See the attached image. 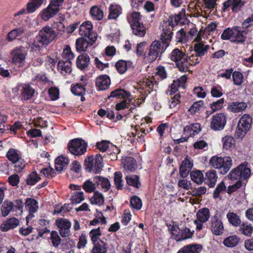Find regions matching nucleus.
<instances>
[{
	"label": "nucleus",
	"instance_id": "1",
	"mask_svg": "<svg viewBox=\"0 0 253 253\" xmlns=\"http://www.w3.org/2000/svg\"><path fill=\"white\" fill-rule=\"evenodd\" d=\"M185 17V10L183 9L177 14L169 16L167 21H164L162 25L163 32L161 34V42L155 40L145 50V59L150 63L155 61L158 58H161L162 54L169 46L173 36V27L179 23H184Z\"/></svg>",
	"mask_w": 253,
	"mask_h": 253
},
{
	"label": "nucleus",
	"instance_id": "2",
	"mask_svg": "<svg viewBox=\"0 0 253 253\" xmlns=\"http://www.w3.org/2000/svg\"><path fill=\"white\" fill-rule=\"evenodd\" d=\"M170 59L176 63V67L181 72H186L188 71L190 65L195 66L199 63L198 59L194 64L191 63V57H188L185 53L176 48H174L169 55Z\"/></svg>",
	"mask_w": 253,
	"mask_h": 253
},
{
	"label": "nucleus",
	"instance_id": "3",
	"mask_svg": "<svg viewBox=\"0 0 253 253\" xmlns=\"http://www.w3.org/2000/svg\"><path fill=\"white\" fill-rule=\"evenodd\" d=\"M57 35L52 28L46 26L43 27L36 37L34 44L36 47L47 46L52 42Z\"/></svg>",
	"mask_w": 253,
	"mask_h": 253
},
{
	"label": "nucleus",
	"instance_id": "4",
	"mask_svg": "<svg viewBox=\"0 0 253 253\" xmlns=\"http://www.w3.org/2000/svg\"><path fill=\"white\" fill-rule=\"evenodd\" d=\"M251 176L250 165L246 161L241 163L236 168L232 169L228 175L229 179L239 180L241 181L248 180Z\"/></svg>",
	"mask_w": 253,
	"mask_h": 253
},
{
	"label": "nucleus",
	"instance_id": "5",
	"mask_svg": "<svg viewBox=\"0 0 253 253\" xmlns=\"http://www.w3.org/2000/svg\"><path fill=\"white\" fill-rule=\"evenodd\" d=\"M210 163L214 169L218 170L221 174L227 173L232 166V160L230 157H218L213 156L211 157Z\"/></svg>",
	"mask_w": 253,
	"mask_h": 253
},
{
	"label": "nucleus",
	"instance_id": "6",
	"mask_svg": "<svg viewBox=\"0 0 253 253\" xmlns=\"http://www.w3.org/2000/svg\"><path fill=\"white\" fill-rule=\"evenodd\" d=\"M252 117L248 114H244L240 119L235 133L236 139H242L250 129Z\"/></svg>",
	"mask_w": 253,
	"mask_h": 253
},
{
	"label": "nucleus",
	"instance_id": "7",
	"mask_svg": "<svg viewBox=\"0 0 253 253\" xmlns=\"http://www.w3.org/2000/svg\"><path fill=\"white\" fill-rule=\"evenodd\" d=\"M170 231L172 238L177 242L191 238L194 233V231H191L190 229L187 227L180 229L178 225H173Z\"/></svg>",
	"mask_w": 253,
	"mask_h": 253
},
{
	"label": "nucleus",
	"instance_id": "8",
	"mask_svg": "<svg viewBox=\"0 0 253 253\" xmlns=\"http://www.w3.org/2000/svg\"><path fill=\"white\" fill-rule=\"evenodd\" d=\"M87 144L82 139H74L68 143V148L69 151L73 155L80 156L84 154L86 151Z\"/></svg>",
	"mask_w": 253,
	"mask_h": 253
},
{
	"label": "nucleus",
	"instance_id": "9",
	"mask_svg": "<svg viewBox=\"0 0 253 253\" xmlns=\"http://www.w3.org/2000/svg\"><path fill=\"white\" fill-rule=\"evenodd\" d=\"M227 118L225 113H217L212 116L210 122V128L213 131H221L226 125Z\"/></svg>",
	"mask_w": 253,
	"mask_h": 253
},
{
	"label": "nucleus",
	"instance_id": "10",
	"mask_svg": "<svg viewBox=\"0 0 253 253\" xmlns=\"http://www.w3.org/2000/svg\"><path fill=\"white\" fill-rule=\"evenodd\" d=\"M248 30L238 26H234L233 39L230 40L232 42L242 44L247 40Z\"/></svg>",
	"mask_w": 253,
	"mask_h": 253
},
{
	"label": "nucleus",
	"instance_id": "11",
	"mask_svg": "<svg viewBox=\"0 0 253 253\" xmlns=\"http://www.w3.org/2000/svg\"><path fill=\"white\" fill-rule=\"evenodd\" d=\"M56 225L59 229V234L62 237H69L70 233L71 224L70 222L65 218H58L56 220Z\"/></svg>",
	"mask_w": 253,
	"mask_h": 253
},
{
	"label": "nucleus",
	"instance_id": "12",
	"mask_svg": "<svg viewBox=\"0 0 253 253\" xmlns=\"http://www.w3.org/2000/svg\"><path fill=\"white\" fill-rule=\"evenodd\" d=\"M131 97V95L128 91L126 90L121 87H118L112 91L106 99L113 101L114 99L123 100L127 99L130 102L131 100L130 98Z\"/></svg>",
	"mask_w": 253,
	"mask_h": 253
},
{
	"label": "nucleus",
	"instance_id": "13",
	"mask_svg": "<svg viewBox=\"0 0 253 253\" xmlns=\"http://www.w3.org/2000/svg\"><path fill=\"white\" fill-rule=\"evenodd\" d=\"M27 51V48L22 46L14 48L11 51L12 62L15 64L23 63L25 61Z\"/></svg>",
	"mask_w": 253,
	"mask_h": 253
},
{
	"label": "nucleus",
	"instance_id": "14",
	"mask_svg": "<svg viewBox=\"0 0 253 253\" xmlns=\"http://www.w3.org/2000/svg\"><path fill=\"white\" fill-rule=\"evenodd\" d=\"M93 25L89 21L83 22L79 26V34L88 39H94L95 35L93 31Z\"/></svg>",
	"mask_w": 253,
	"mask_h": 253
},
{
	"label": "nucleus",
	"instance_id": "15",
	"mask_svg": "<svg viewBox=\"0 0 253 253\" xmlns=\"http://www.w3.org/2000/svg\"><path fill=\"white\" fill-rule=\"evenodd\" d=\"M211 230L215 235H221L224 230L223 223L217 214H215L211 219Z\"/></svg>",
	"mask_w": 253,
	"mask_h": 253
},
{
	"label": "nucleus",
	"instance_id": "16",
	"mask_svg": "<svg viewBox=\"0 0 253 253\" xmlns=\"http://www.w3.org/2000/svg\"><path fill=\"white\" fill-rule=\"evenodd\" d=\"M111 84V79L107 75H101L96 78V87L97 91L108 89Z\"/></svg>",
	"mask_w": 253,
	"mask_h": 253
},
{
	"label": "nucleus",
	"instance_id": "17",
	"mask_svg": "<svg viewBox=\"0 0 253 253\" xmlns=\"http://www.w3.org/2000/svg\"><path fill=\"white\" fill-rule=\"evenodd\" d=\"M115 67L118 73L121 75L125 73L128 69L134 68L132 62L130 60L126 61L123 59L117 61Z\"/></svg>",
	"mask_w": 253,
	"mask_h": 253
},
{
	"label": "nucleus",
	"instance_id": "18",
	"mask_svg": "<svg viewBox=\"0 0 253 253\" xmlns=\"http://www.w3.org/2000/svg\"><path fill=\"white\" fill-rule=\"evenodd\" d=\"M247 104L243 101H232L228 104L227 109L234 113L243 112L247 108Z\"/></svg>",
	"mask_w": 253,
	"mask_h": 253
},
{
	"label": "nucleus",
	"instance_id": "19",
	"mask_svg": "<svg viewBox=\"0 0 253 253\" xmlns=\"http://www.w3.org/2000/svg\"><path fill=\"white\" fill-rule=\"evenodd\" d=\"M87 41L84 37L79 38L76 42V48L77 51H84L89 45H92L95 42V40L88 39Z\"/></svg>",
	"mask_w": 253,
	"mask_h": 253
},
{
	"label": "nucleus",
	"instance_id": "20",
	"mask_svg": "<svg viewBox=\"0 0 253 253\" xmlns=\"http://www.w3.org/2000/svg\"><path fill=\"white\" fill-rule=\"evenodd\" d=\"M217 175L216 170L211 169L208 170L204 177L205 183L210 188L214 187L217 179Z\"/></svg>",
	"mask_w": 253,
	"mask_h": 253
},
{
	"label": "nucleus",
	"instance_id": "21",
	"mask_svg": "<svg viewBox=\"0 0 253 253\" xmlns=\"http://www.w3.org/2000/svg\"><path fill=\"white\" fill-rule=\"evenodd\" d=\"M35 90L29 84H23L21 85V99L28 100L30 99L34 95Z\"/></svg>",
	"mask_w": 253,
	"mask_h": 253
},
{
	"label": "nucleus",
	"instance_id": "22",
	"mask_svg": "<svg viewBox=\"0 0 253 253\" xmlns=\"http://www.w3.org/2000/svg\"><path fill=\"white\" fill-rule=\"evenodd\" d=\"M72 63L68 60H60L57 65L58 71L63 75L65 76L72 72Z\"/></svg>",
	"mask_w": 253,
	"mask_h": 253
},
{
	"label": "nucleus",
	"instance_id": "23",
	"mask_svg": "<svg viewBox=\"0 0 253 253\" xmlns=\"http://www.w3.org/2000/svg\"><path fill=\"white\" fill-rule=\"evenodd\" d=\"M19 224V220L15 217L7 219L3 221L0 225V229L3 232H6L10 229L16 228Z\"/></svg>",
	"mask_w": 253,
	"mask_h": 253
},
{
	"label": "nucleus",
	"instance_id": "24",
	"mask_svg": "<svg viewBox=\"0 0 253 253\" xmlns=\"http://www.w3.org/2000/svg\"><path fill=\"white\" fill-rule=\"evenodd\" d=\"M202 246L197 244H191L183 246L177 253H200Z\"/></svg>",
	"mask_w": 253,
	"mask_h": 253
},
{
	"label": "nucleus",
	"instance_id": "25",
	"mask_svg": "<svg viewBox=\"0 0 253 253\" xmlns=\"http://www.w3.org/2000/svg\"><path fill=\"white\" fill-rule=\"evenodd\" d=\"M201 130V125L199 123H194L187 125L183 129L184 133L189 135V137H193L197 134Z\"/></svg>",
	"mask_w": 253,
	"mask_h": 253
},
{
	"label": "nucleus",
	"instance_id": "26",
	"mask_svg": "<svg viewBox=\"0 0 253 253\" xmlns=\"http://www.w3.org/2000/svg\"><path fill=\"white\" fill-rule=\"evenodd\" d=\"M60 9L57 8H54L52 7H50L48 5L47 8L43 9L41 13V16L42 20L44 21H47L50 18L53 17L59 11Z\"/></svg>",
	"mask_w": 253,
	"mask_h": 253
},
{
	"label": "nucleus",
	"instance_id": "27",
	"mask_svg": "<svg viewBox=\"0 0 253 253\" xmlns=\"http://www.w3.org/2000/svg\"><path fill=\"white\" fill-rule=\"evenodd\" d=\"M210 47L209 44H205L203 42H199L194 44V51L196 53V56L202 57L207 53Z\"/></svg>",
	"mask_w": 253,
	"mask_h": 253
},
{
	"label": "nucleus",
	"instance_id": "28",
	"mask_svg": "<svg viewBox=\"0 0 253 253\" xmlns=\"http://www.w3.org/2000/svg\"><path fill=\"white\" fill-rule=\"evenodd\" d=\"M90 58L86 53L80 55L76 60L77 67L80 70H84L87 68L89 65Z\"/></svg>",
	"mask_w": 253,
	"mask_h": 253
},
{
	"label": "nucleus",
	"instance_id": "29",
	"mask_svg": "<svg viewBox=\"0 0 253 253\" xmlns=\"http://www.w3.org/2000/svg\"><path fill=\"white\" fill-rule=\"evenodd\" d=\"M124 169L130 172L134 171L137 169V163L135 159L131 157H126L123 159Z\"/></svg>",
	"mask_w": 253,
	"mask_h": 253
},
{
	"label": "nucleus",
	"instance_id": "30",
	"mask_svg": "<svg viewBox=\"0 0 253 253\" xmlns=\"http://www.w3.org/2000/svg\"><path fill=\"white\" fill-rule=\"evenodd\" d=\"M126 182L129 186L139 189L141 187L139 176L136 174L126 175L125 177Z\"/></svg>",
	"mask_w": 253,
	"mask_h": 253
},
{
	"label": "nucleus",
	"instance_id": "31",
	"mask_svg": "<svg viewBox=\"0 0 253 253\" xmlns=\"http://www.w3.org/2000/svg\"><path fill=\"white\" fill-rule=\"evenodd\" d=\"M133 35L143 37L146 33V28L142 23H137L130 26Z\"/></svg>",
	"mask_w": 253,
	"mask_h": 253
},
{
	"label": "nucleus",
	"instance_id": "32",
	"mask_svg": "<svg viewBox=\"0 0 253 253\" xmlns=\"http://www.w3.org/2000/svg\"><path fill=\"white\" fill-rule=\"evenodd\" d=\"M69 163V159L65 157L60 156L58 157L55 162V169L56 170L61 171L66 169Z\"/></svg>",
	"mask_w": 253,
	"mask_h": 253
},
{
	"label": "nucleus",
	"instance_id": "33",
	"mask_svg": "<svg viewBox=\"0 0 253 253\" xmlns=\"http://www.w3.org/2000/svg\"><path fill=\"white\" fill-rule=\"evenodd\" d=\"M191 180L197 184L200 185L204 181V174L202 171L194 169L190 173Z\"/></svg>",
	"mask_w": 253,
	"mask_h": 253
},
{
	"label": "nucleus",
	"instance_id": "34",
	"mask_svg": "<svg viewBox=\"0 0 253 253\" xmlns=\"http://www.w3.org/2000/svg\"><path fill=\"white\" fill-rule=\"evenodd\" d=\"M227 218L230 224L235 227H238L241 225L242 220L240 216L234 212H229L227 214Z\"/></svg>",
	"mask_w": 253,
	"mask_h": 253
},
{
	"label": "nucleus",
	"instance_id": "35",
	"mask_svg": "<svg viewBox=\"0 0 253 253\" xmlns=\"http://www.w3.org/2000/svg\"><path fill=\"white\" fill-rule=\"evenodd\" d=\"M142 16L139 12L133 11L128 14L127 15V20L130 25V26L141 23L140 22Z\"/></svg>",
	"mask_w": 253,
	"mask_h": 253
},
{
	"label": "nucleus",
	"instance_id": "36",
	"mask_svg": "<svg viewBox=\"0 0 253 253\" xmlns=\"http://www.w3.org/2000/svg\"><path fill=\"white\" fill-rule=\"evenodd\" d=\"M25 31V28L23 27L15 28L11 31L7 35V39L8 41L11 42L19 37L22 36Z\"/></svg>",
	"mask_w": 253,
	"mask_h": 253
},
{
	"label": "nucleus",
	"instance_id": "37",
	"mask_svg": "<svg viewBox=\"0 0 253 253\" xmlns=\"http://www.w3.org/2000/svg\"><path fill=\"white\" fill-rule=\"evenodd\" d=\"M6 157L12 163L19 161L21 157L20 152L13 148L10 149L6 153Z\"/></svg>",
	"mask_w": 253,
	"mask_h": 253
},
{
	"label": "nucleus",
	"instance_id": "38",
	"mask_svg": "<svg viewBox=\"0 0 253 253\" xmlns=\"http://www.w3.org/2000/svg\"><path fill=\"white\" fill-rule=\"evenodd\" d=\"M197 220L201 222H207L210 216L209 209L207 208H204L200 210L196 214Z\"/></svg>",
	"mask_w": 253,
	"mask_h": 253
},
{
	"label": "nucleus",
	"instance_id": "39",
	"mask_svg": "<svg viewBox=\"0 0 253 253\" xmlns=\"http://www.w3.org/2000/svg\"><path fill=\"white\" fill-rule=\"evenodd\" d=\"M96 183L98 186L100 185L104 192L107 191L111 186L109 179L101 176H96Z\"/></svg>",
	"mask_w": 253,
	"mask_h": 253
},
{
	"label": "nucleus",
	"instance_id": "40",
	"mask_svg": "<svg viewBox=\"0 0 253 253\" xmlns=\"http://www.w3.org/2000/svg\"><path fill=\"white\" fill-rule=\"evenodd\" d=\"M240 238L236 235L230 236L226 238L223 241L225 246L229 248H233L236 246L239 243Z\"/></svg>",
	"mask_w": 253,
	"mask_h": 253
},
{
	"label": "nucleus",
	"instance_id": "41",
	"mask_svg": "<svg viewBox=\"0 0 253 253\" xmlns=\"http://www.w3.org/2000/svg\"><path fill=\"white\" fill-rule=\"evenodd\" d=\"M109 14L108 18L116 19L122 13V8L119 5H111L109 7Z\"/></svg>",
	"mask_w": 253,
	"mask_h": 253
},
{
	"label": "nucleus",
	"instance_id": "42",
	"mask_svg": "<svg viewBox=\"0 0 253 253\" xmlns=\"http://www.w3.org/2000/svg\"><path fill=\"white\" fill-rule=\"evenodd\" d=\"M223 148L225 150H229L235 145L234 138L231 135H226L222 138Z\"/></svg>",
	"mask_w": 253,
	"mask_h": 253
},
{
	"label": "nucleus",
	"instance_id": "43",
	"mask_svg": "<svg viewBox=\"0 0 253 253\" xmlns=\"http://www.w3.org/2000/svg\"><path fill=\"white\" fill-rule=\"evenodd\" d=\"M25 205L31 215H33L38 209V203L37 201L31 198L27 199Z\"/></svg>",
	"mask_w": 253,
	"mask_h": 253
},
{
	"label": "nucleus",
	"instance_id": "44",
	"mask_svg": "<svg viewBox=\"0 0 253 253\" xmlns=\"http://www.w3.org/2000/svg\"><path fill=\"white\" fill-rule=\"evenodd\" d=\"M42 0H30L27 4L28 13H33L42 4Z\"/></svg>",
	"mask_w": 253,
	"mask_h": 253
},
{
	"label": "nucleus",
	"instance_id": "45",
	"mask_svg": "<svg viewBox=\"0 0 253 253\" xmlns=\"http://www.w3.org/2000/svg\"><path fill=\"white\" fill-rule=\"evenodd\" d=\"M84 166L86 171L90 172L93 171L95 168V158L93 156H88L85 159Z\"/></svg>",
	"mask_w": 253,
	"mask_h": 253
},
{
	"label": "nucleus",
	"instance_id": "46",
	"mask_svg": "<svg viewBox=\"0 0 253 253\" xmlns=\"http://www.w3.org/2000/svg\"><path fill=\"white\" fill-rule=\"evenodd\" d=\"M240 226L239 231L241 233L248 237L251 236L253 232V227L251 224L243 222Z\"/></svg>",
	"mask_w": 253,
	"mask_h": 253
},
{
	"label": "nucleus",
	"instance_id": "47",
	"mask_svg": "<svg viewBox=\"0 0 253 253\" xmlns=\"http://www.w3.org/2000/svg\"><path fill=\"white\" fill-rule=\"evenodd\" d=\"M114 177V184L118 190H122L123 188V181L122 179V173L121 171L115 172Z\"/></svg>",
	"mask_w": 253,
	"mask_h": 253
},
{
	"label": "nucleus",
	"instance_id": "48",
	"mask_svg": "<svg viewBox=\"0 0 253 253\" xmlns=\"http://www.w3.org/2000/svg\"><path fill=\"white\" fill-rule=\"evenodd\" d=\"M14 208V204L12 202L5 201L1 206V213L3 216H7Z\"/></svg>",
	"mask_w": 253,
	"mask_h": 253
},
{
	"label": "nucleus",
	"instance_id": "49",
	"mask_svg": "<svg viewBox=\"0 0 253 253\" xmlns=\"http://www.w3.org/2000/svg\"><path fill=\"white\" fill-rule=\"evenodd\" d=\"M62 57L64 60L71 61L74 58V53L72 52L71 48L69 45H65L62 54Z\"/></svg>",
	"mask_w": 253,
	"mask_h": 253
},
{
	"label": "nucleus",
	"instance_id": "50",
	"mask_svg": "<svg viewBox=\"0 0 253 253\" xmlns=\"http://www.w3.org/2000/svg\"><path fill=\"white\" fill-rule=\"evenodd\" d=\"M110 144L113 146H114L110 141L103 140L96 143V148L102 152H105L109 148Z\"/></svg>",
	"mask_w": 253,
	"mask_h": 253
},
{
	"label": "nucleus",
	"instance_id": "51",
	"mask_svg": "<svg viewBox=\"0 0 253 253\" xmlns=\"http://www.w3.org/2000/svg\"><path fill=\"white\" fill-rule=\"evenodd\" d=\"M225 99L223 98H220L216 101L212 102L210 104L209 107L215 112L221 110L223 107Z\"/></svg>",
	"mask_w": 253,
	"mask_h": 253
},
{
	"label": "nucleus",
	"instance_id": "52",
	"mask_svg": "<svg viewBox=\"0 0 253 253\" xmlns=\"http://www.w3.org/2000/svg\"><path fill=\"white\" fill-rule=\"evenodd\" d=\"M130 204L132 208L137 210H140L142 206L141 200L136 196H133L131 197Z\"/></svg>",
	"mask_w": 253,
	"mask_h": 253
},
{
	"label": "nucleus",
	"instance_id": "53",
	"mask_svg": "<svg viewBox=\"0 0 253 253\" xmlns=\"http://www.w3.org/2000/svg\"><path fill=\"white\" fill-rule=\"evenodd\" d=\"M85 88L81 84H77L71 88L72 92L75 95L83 96L85 93Z\"/></svg>",
	"mask_w": 253,
	"mask_h": 253
},
{
	"label": "nucleus",
	"instance_id": "54",
	"mask_svg": "<svg viewBox=\"0 0 253 253\" xmlns=\"http://www.w3.org/2000/svg\"><path fill=\"white\" fill-rule=\"evenodd\" d=\"M234 26L226 28L221 35V39L223 40H229L233 39Z\"/></svg>",
	"mask_w": 253,
	"mask_h": 253
},
{
	"label": "nucleus",
	"instance_id": "55",
	"mask_svg": "<svg viewBox=\"0 0 253 253\" xmlns=\"http://www.w3.org/2000/svg\"><path fill=\"white\" fill-rule=\"evenodd\" d=\"M204 105V102L203 100L196 101L190 107L188 111L191 114L193 115L196 113L198 112L200 109L203 107Z\"/></svg>",
	"mask_w": 253,
	"mask_h": 253
},
{
	"label": "nucleus",
	"instance_id": "56",
	"mask_svg": "<svg viewBox=\"0 0 253 253\" xmlns=\"http://www.w3.org/2000/svg\"><path fill=\"white\" fill-rule=\"evenodd\" d=\"M232 79L235 85H240L243 82V74L239 71H234L232 73Z\"/></svg>",
	"mask_w": 253,
	"mask_h": 253
},
{
	"label": "nucleus",
	"instance_id": "57",
	"mask_svg": "<svg viewBox=\"0 0 253 253\" xmlns=\"http://www.w3.org/2000/svg\"><path fill=\"white\" fill-rule=\"evenodd\" d=\"M50 239L51 241L52 245L55 247H57L61 243V238L56 231H52L50 233Z\"/></svg>",
	"mask_w": 253,
	"mask_h": 253
},
{
	"label": "nucleus",
	"instance_id": "58",
	"mask_svg": "<svg viewBox=\"0 0 253 253\" xmlns=\"http://www.w3.org/2000/svg\"><path fill=\"white\" fill-rule=\"evenodd\" d=\"M41 178L36 171L32 172L27 179V183L28 185H33L38 182Z\"/></svg>",
	"mask_w": 253,
	"mask_h": 253
},
{
	"label": "nucleus",
	"instance_id": "59",
	"mask_svg": "<svg viewBox=\"0 0 253 253\" xmlns=\"http://www.w3.org/2000/svg\"><path fill=\"white\" fill-rule=\"evenodd\" d=\"M146 42H141L137 44L136 53L138 56H143L145 58Z\"/></svg>",
	"mask_w": 253,
	"mask_h": 253
},
{
	"label": "nucleus",
	"instance_id": "60",
	"mask_svg": "<svg viewBox=\"0 0 253 253\" xmlns=\"http://www.w3.org/2000/svg\"><path fill=\"white\" fill-rule=\"evenodd\" d=\"M83 188L86 192H93L95 190V184L90 179H88L84 183Z\"/></svg>",
	"mask_w": 253,
	"mask_h": 253
},
{
	"label": "nucleus",
	"instance_id": "61",
	"mask_svg": "<svg viewBox=\"0 0 253 253\" xmlns=\"http://www.w3.org/2000/svg\"><path fill=\"white\" fill-rule=\"evenodd\" d=\"M104 167L103 158L100 154H96V174L99 173Z\"/></svg>",
	"mask_w": 253,
	"mask_h": 253
},
{
	"label": "nucleus",
	"instance_id": "62",
	"mask_svg": "<svg viewBox=\"0 0 253 253\" xmlns=\"http://www.w3.org/2000/svg\"><path fill=\"white\" fill-rule=\"evenodd\" d=\"M222 88L220 85L213 86L211 90V94L213 97L218 98L223 95Z\"/></svg>",
	"mask_w": 253,
	"mask_h": 253
},
{
	"label": "nucleus",
	"instance_id": "63",
	"mask_svg": "<svg viewBox=\"0 0 253 253\" xmlns=\"http://www.w3.org/2000/svg\"><path fill=\"white\" fill-rule=\"evenodd\" d=\"M226 189V186L224 182H221L216 187L213 191V198L217 199L219 197L220 193Z\"/></svg>",
	"mask_w": 253,
	"mask_h": 253
},
{
	"label": "nucleus",
	"instance_id": "64",
	"mask_svg": "<svg viewBox=\"0 0 253 253\" xmlns=\"http://www.w3.org/2000/svg\"><path fill=\"white\" fill-rule=\"evenodd\" d=\"M107 247L106 244L101 241L96 242V253H106Z\"/></svg>",
	"mask_w": 253,
	"mask_h": 253
}]
</instances>
